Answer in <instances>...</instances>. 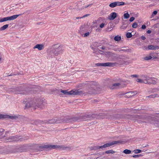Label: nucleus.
<instances>
[{
	"mask_svg": "<svg viewBox=\"0 0 159 159\" xmlns=\"http://www.w3.org/2000/svg\"><path fill=\"white\" fill-rule=\"evenodd\" d=\"M33 123H31L32 124L38 125L39 124L43 125L46 124L47 123V120H44V121L40 120H34Z\"/></svg>",
	"mask_w": 159,
	"mask_h": 159,
	"instance_id": "nucleus-8",
	"label": "nucleus"
},
{
	"mask_svg": "<svg viewBox=\"0 0 159 159\" xmlns=\"http://www.w3.org/2000/svg\"><path fill=\"white\" fill-rule=\"evenodd\" d=\"M16 116H9V118L11 119H16L17 118Z\"/></svg>",
	"mask_w": 159,
	"mask_h": 159,
	"instance_id": "nucleus-45",
	"label": "nucleus"
},
{
	"mask_svg": "<svg viewBox=\"0 0 159 159\" xmlns=\"http://www.w3.org/2000/svg\"><path fill=\"white\" fill-rule=\"evenodd\" d=\"M120 85V83H115L113 84L111 87V89H114L115 88V87L119 86Z\"/></svg>",
	"mask_w": 159,
	"mask_h": 159,
	"instance_id": "nucleus-26",
	"label": "nucleus"
},
{
	"mask_svg": "<svg viewBox=\"0 0 159 159\" xmlns=\"http://www.w3.org/2000/svg\"><path fill=\"white\" fill-rule=\"evenodd\" d=\"M124 56H120V55H119L118 57V58H119V59H122V57H124Z\"/></svg>",
	"mask_w": 159,
	"mask_h": 159,
	"instance_id": "nucleus-57",
	"label": "nucleus"
},
{
	"mask_svg": "<svg viewBox=\"0 0 159 159\" xmlns=\"http://www.w3.org/2000/svg\"><path fill=\"white\" fill-rule=\"evenodd\" d=\"M152 58L153 59L155 58H157V57L156 56H152Z\"/></svg>",
	"mask_w": 159,
	"mask_h": 159,
	"instance_id": "nucleus-62",
	"label": "nucleus"
},
{
	"mask_svg": "<svg viewBox=\"0 0 159 159\" xmlns=\"http://www.w3.org/2000/svg\"><path fill=\"white\" fill-rule=\"evenodd\" d=\"M118 50L120 52L121 51H127V50H129V49H127V50H125V49H120V50H119V48L118 49Z\"/></svg>",
	"mask_w": 159,
	"mask_h": 159,
	"instance_id": "nucleus-52",
	"label": "nucleus"
},
{
	"mask_svg": "<svg viewBox=\"0 0 159 159\" xmlns=\"http://www.w3.org/2000/svg\"><path fill=\"white\" fill-rule=\"evenodd\" d=\"M4 131V129L2 128L0 129V135H1L3 133Z\"/></svg>",
	"mask_w": 159,
	"mask_h": 159,
	"instance_id": "nucleus-42",
	"label": "nucleus"
},
{
	"mask_svg": "<svg viewBox=\"0 0 159 159\" xmlns=\"http://www.w3.org/2000/svg\"><path fill=\"white\" fill-rule=\"evenodd\" d=\"M151 32H152L150 30H148L147 31V33L148 34H149L151 33Z\"/></svg>",
	"mask_w": 159,
	"mask_h": 159,
	"instance_id": "nucleus-59",
	"label": "nucleus"
},
{
	"mask_svg": "<svg viewBox=\"0 0 159 159\" xmlns=\"http://www.w3.org/2000/svg\"><path fill=\"white\" fill-rule=\"evenodd\" d=\"M155 116L159 118V114H157Z\"/></svg>",
	"mask_w": 159,
	"mask_h": 159,
	"instance_id": "nucleus-64",
	"label": "nucleus"
},
{
	"mask_svg": "<svg viewBox=\"0 0 159 159\" xmlns=\"http://www.w3.org/2000/svg\"><path fill=\"white\" fill-rule=\"evenodd\" d=\"M24 102L26 104L25 108L32 107L34 110H35L37 108L42 109L43 106L42 101L39 99H37L29 98L27 99H25Z\"/></svg>",
	"mask_w": 159,
	"mask_h": 159,
	"instance_id": "nucleus-2",
	"label": "nucleus"
},
{
	"mask_svg": "<svg viewBox=\"0 0 159 159\" xmlns=\"http://www.w3.org/2000/svg\"><path fill=\"white\" fill-rule=\"evenodd\" d=\"M142 78H144L145 84H150L149 82H151L152 80V79H154L153 78L150 77L147 75H143L142 76Z\"/></svg>",
	"mask_w": 159,
	"mask_h": 159,
	"instance_id": "nucleus-10",
	"label": "nucleus"
},
{
	"mask_svg": "<svg viewBox=\"0 0 159 159\" xmlns=\"http://www.w3.org/2000/svg\"><path fill=\"white\" fill-rule=\"evenodd\" d=\"M142 156V155L141 154H139V155H133L131 156L132 157H134V158H136V157H139L140 156Z\"/></svg>",
	"mask_w": 159,
	"mask_h": 159,
	"instance_id": "nucleus-38",
	"label": "nucleus"
},
{
	"mask_svg": "<svg viewBox=\"0 0 159 159\" xmlns=\"http://www.w3.org/2000/svg\"><path fill=\"white\" fill-rule=\"evenodd\" d=\"M12 91L15 92L16 93L19 94H21L22 93L21 92L24 91V89L22 86H19L12 89Z\"/></svg>",
	"mask_w": 159,
	"mask_h": 159,
	"instance_id": "nucleus-7",
	"label": "nucleus"
},
{
	"mask_svg": "<svg viewBox=\"0 0 159 159\" xmlns=\"http://www.w3.org/2000/svg\"><path fill=\"white\" fill-rule=\"evenodd\" d=\"M104 26V24L103 23H102L100 25V27L101 28H103Z\"/></svg>",
	"mask_w": 159,
	"mask_h": 159,
	"instance_id": "nucleus-48",
	"label": "nucleus"
},
{
	"mask_svg": "<svg viewBox=\"0 0 159 159\" xmlns=\"http://www.w3.org/2000/svg\"><path fill=\"white\" fill-rule=\"evenodd\" d=\"M22 139V138H20V139H15L14 140L15 141H21V139Z\"/></svg>",
	"mask_w": 159,
	"mask_h": 159,
	"instance_id": "nucleus-58",
	"label": "nucleus"
},
{
	"mask_svg": "<svg viewBox=\"0 0 159 159\" xmlns=\"http://www.w3.org/2000/svg\"><path fill=\"white\" fill-rule=\"evenodd\" d=\"M98 66H109L113 67L114 66H117L119 64L116 62H107L105 63H98L96 64Z\"/></svg>",
	"mask_w": 159,
	"mask_h": 159,
	"instance_id": "nucleus-4",
	"label": "nucleus"
},
{
	"mask_svg": "<svg viewBox=\"0 0 159 159\" xmlns=\"http://www.w3.org/2000/svg\"><path fill=\"white\" fill-rule=\"evenodd\" d=\"M152 58V57L151 56H148L145 57L144 59L145 60H148Z\"/></svg>",
	"mask_w": 159,
	"mask_h": 159,
	"instance_id": "nucleus-32",
	"label": "nucleus"
},
{
	"mask_svg": "<svg viewBox=\"0 0 159 159\" xmlns=\"http://www.w3.org/2000/svg\"><path fill=\"white\" fill-rule=\"evenodd\" d=\"M116 152L112 150H109L105 152V153L106 154H110V153H114Z\"/></svg>",
	"mask_w": 159,
	"mask_h": 159,
	"instance_id": "nucleus-28",
	"label": "nucleus"
},
{
	"mask_svg": "<svg viewBox=\"0 0 159 159\" xmlns=\"http://www.w3.org/2000/svg\"><path fill=\"white\" fill-rule=\"evenodd\" d=\"M146 28V26L145 25H143L141 27V28L143 30L145 29Z\"/></svg>",
	"mask_w": 159,
	"mask_h": 159,
	"instance_id": "nucleus-51",
	"label": "nucleus"
},
{
	"mask_svg": "<svg viewBox=\"0 0 159 159\" xmlns=\"http://www.w3.org/2000/svg\"><path fill=\"white\" fill-rule=\"evenodd\" d=\"M116 5L117 4H116V2H114L111 3L109 5V6L111 8H114L116 7L117 6Z\"/></svg>",
	"mask_w": 159,
	"mask_h": 159,
	"instance_id": "nucleus-23",
	"label": "nucleus"
},
{
	"mask_svg": "<svg viewBox=\"0 0 159 159\" xmlns=\"http://www.w3.org/2000/svg\"><path fill=\"white\" fill-rule=\"evenodd\" d=\"M29 147V146L28 145H24L20 148V150L21 152L25 151L28 149V148Z\"/></svg>",
	"mask_w": 159,
	"mask_h": 159,
	"instance_id": "nucleus-15",
	"label": "nucleus"
},
{
	"mask_svg": "<svg viewBox=\"0 0 159 159\" xmlns=\"http://www.w3.org/2000/svg\"><path fill=\"white\" fill-rule=\"evenodd\" d=\"M122 142V141L121 140H118V141H114L112 142H110V143H107L105 144V146L106 147H108L109 146H112L113 145L117 144L119 143H121Z\"/></svg>",
	"mask_w": 159,
	"mask_h": 159,
	"instance_id": "nucleus-9",
	"label": "nucleus"
},
{
	"mask_svg": "<svg viewBox=\"0 0 159 159\" xmlns=\"http://www.w3.org/2000/svg\"><path fill=\"white\" fill-rule=\"evenodd\" d=\"M22 14L15 15L3 18H0V22H2L7 20H15L18 16L21 15Z\"/></svg>",
	"mask_w": 159,
	"mask_h": 159,
	"instance_id": "nucleus-5",
	"label": "nucleus"
},
{
	"mask_svg": "<svg viewBox=\"0 0 159 159\" xmlns=\"http://www.w3.org/2000/svg\"><path fill=\"white\" fill-rule=\"evenodd\" d=\"M90 15V14H86L84 16H82V17L83 18H84V17H87L88 16H89V15Z\"/></svg>",
	"mask_w": 159,
	"mask_h": 159,
	"instance_id": "nucleus-55",
	"label": "nucleus"
},
{
	"mask_svg": "<svg viewBox=\"0 0 159 159\" xmlns=\"http://www.w3.org/2000/svg\"><path fill=\"white\" fill-rule=\"evenodd\" d=\"M91 150H96L98 149H99V146H95L93 147H91Z\"/></svg>",
	"mask_w": 159,
	"mask_h": 159,
	"instance_id": "nucleus-34",
	"label": "nucleus"
},
{
	"mask_svg": "<svg viewBox=\"0 0 159 159\" xmlns=\"http://www.w3.org/2000/svg\"><path fill=\"white\" fill-rule=\"evenodd\" d=\"M117 117L118 118H120L121 119H123V117H121L120 116V115H117Z\"/></svg>",
	"mask_w": 159,
	"mask_h": 159,
	"instance_id": "nucleus-60",
	"label": "nucleus"
},
{
	"mask_svg": "<svg viewBox=\"0 0 159 159\" xmlns=\"http://www.w3.org/2000/svg\"><path fill=\"white\" fill-rule=\"evenodd\" d=\"M83 17H76V19H80L82 18Z\"/></svg>",
	"mask_w": 159,
	"mask_h": 159,
	"instance_id": "nucleus-63",
	"label": "nucleus"
},
{
	"mask_svg": "<svg viewBox=\"0 0 159 159\" xmlns=\"http://www.w3.org/2000/svg\"><path fill=\"white\" fill-rule=\"evenodd\" d=\"M52 52L56 56L61 54L63 52L62 48L60 46L57 48H55L52 50Z\"/></svg>",
	"mask_w": 159,
	"mask_h": 159,
	"instance_id": "nucleus-6",
	"label": "nucleus"
},
{
	"mask_svg": "<svg viewBox=\"0 0 159 159\" xmlns=\"http://www.w3.org/2000/svg\"><path fill=\"white\" fill-rule=\"evenodd\" d=\"M37 149L39 151H42L45 149L51 150V149H55L60 148L62 150H66V149H69L68 147H65L64 146H59L57 145H49L47 144H42L41 145H37Z\"/></svg>",
	"mask_w": 159,
	"mask_h": 159,
	"instance_id": "nucleus-3",
	"label": "nucleus"
},
{
	"mask_svg": "<svg viewBox=\"0 0 159 159\" xmlns=\"http://www.w3.org/2000/svg\"><path fill=\"white\" fill-rule=\"evenodd\" d=\"M15 152L9 150L8 149H4L0 150V154H8L9 153H12Z\"/></svg>",
	"mask_w": 159,
	"mask_h": 159,
	"instance_id": "nucleus-13",
	"label": "nucleus"
},
{
	"mask_svg": "<svg viewBox=\"0 0 159 159\" xmlns=\"http://www.w3.org/2000/svg\"><path fill=\"white\" fill-rule=\"evenodd\" d=\"M61 92L65 95H72V90L69 92H68L67 90H62L61 89Z\"/></svg>",
	"mask_w": 159,
	"mask_h": 159,
	"instance_id": "nucleus-17",
	"label": "nucleus"
},
{
	"mask_svg": "<svg viewBox=\"0 0 159 159\" xmlns=\"http://www.w3.org/2000/svg\"><path fill=\"white\" fill-rule=\"evenodd\" d=\"M116 2L117 6L124 5L126 4L125 3L123 2Z\"/></svg>",
	"mask_w": 159,
	"mask_h": 159,
	"instance_id": "nucleus-25",
	"label": "nucleus"
},
{
	"mask_svg": "<svg viewBox=\"0 0 159 159\" xmlns=\"http://www.w3.org/2000/svg\"><path fill=\"white\" fill-rule=\"evenodd\" d=\"M129 15L128 13H125L124 15V18L125 19H127L129 17Z\"/></svg>",
	"mask_w": 159,
	"mask_h": 159,
	"instance_id": "nucleus-30",
	"label": "nucleus"
},
{
	"mask_svg": "<svg viewBox=\"0 0 159 159\" xmlns=\"http://www.w3.org/2000/svg\"><path fill=\"white\" fill-rule=\"evenodd\" d=\"M130 23L127 20H125L124 22L122 23V25L120 27V28L121 29H126Z\"/></svg>",
	"mask_w": 159,
	"mask_h": 159,
	"instance_id": "nucleus-16",
	"label": "nucleus"
},
{
	"mask_svg": "<svg viewBox=\"0 0 159 159\" xmlns=\"http://www.w3.org/2000/svg\"><path fill=\"white\" fill-rule=\"evenodd\" d=\"M72 95H81L84 93L83 91L80 90L79 89L74 91L72 90Z\"/></svg>",
	"mask_w": 159,
	"mask_h": 159,
	"instance_id": "nucleus-11",
	"label": "nucleus"
},
{
	"mask_svg": "<svg viewBox=\"0 0 159 159\" xmlns=\"http://www.w3.org/2000/svg\"><path fill=\"white\" fill-rule=\"evenodd\" d=\"M131 77H138V75H131Z\"/></svg>",
	"mask_w": 159,
	"mask_h": 159,
	"instance_id": "nucleus-49",
	"label": "nucleus"
},
{
	"mask_svg": "<svg viewBox=\"0 0 159 159\" xmlns=\"http://www.w3.org/2000/svg\"><path fill=\"white\" fill-rule=\"evenodd\" d=\"M143 79H138L136 80V81L138 82L141 83H145L144 78H143Z\"/></svg>",
	"mask_w": 159,
	"mask_h": 159,
	"instance_id": "nucleus-29",
	"label": "nucleus"
},
{
	"mask_svg": "<svg viewBox=\"0 0 159 159\" xmlns=\"http://www.w3.org/2000/svg\"><path fill=\"white\" fill-rule=\"evenodd\" d=\"M159 91L158 88L153 89H152V92H157Z\"/></svg>",
	"mask_w": 159,
	"mask_h": 159,
	"instance_id": "nucleus-41",
	"label": "nucleus"
},
{
	"mask_svg": "<svg viewBox=\"0 0 159 159\" xmlns=\"http://www.w3.org/2000/svg\"><path fill=\"white\" fill-rule=\"evenodd\" d=\"M98 116L100 117V118L103 119L104 118H111V116H108L106 113H101L99 114Z\"/></svg>",
	"mask_w": 159,
	"mask_h": 159,
	"instance_id": "nucleus-12",
	"label": "nucleus"
},
{
	"mask_svg": "<svg viewBox=\"0 0 159 159\" xmlns=\"http://www.w3.org/2000/svg\"><path fill=\"white\" fill-rule=\"evenodd\" d=\"M87 93L88 94H92L95 93V90L94 89H92L91 91H90V90H89Z\"/></svg>",
	"mask_w": 159,
	"mask_h": 159,
	"instance_id": "nucleus-35",
	"label": "nucleus"
},
{
	"mask_svg": "<svg viewBox=\"0 0 159 159\" xmlns=\"http://www.w3.org/2000/svg\"><path fill=\"white\" fill-rule=\"evenodd\" d=\"M89 32H87L84 34V37H86L89 36Z\"/></svg>",
	"mask_w": 159,
	"mask_h": 159,
	"instance_id": "nucleus-46",
	"label": "nucleus"
},
{
	"mask_svg": "<svg viewBox=\"0 0 159 159\" xmlns=\"http://www.w3.org/2000/svg\"><path fill=\"white\" fill-rule=\"evenodd\" d=\"M16 137L15 136H11L9 138V139H15Z\"/></svg>",
	"mask_w": 159,
	"mask_h": 159,
	"instance_id": "nucleus-47",
	"label": "nucleus"
},
{
	"mask_svg": "<svg viewBox=\"0 0 159 159\" xmlns=\"http://www.w3.org/2000/svg\"><path fill=\"white\" fill-rule=\"evenodd\" d=\"M126 94H128L129 96H131L137 94V93L136 92L131 91L127 92Z\"/></svg>",
	"mask_w": 159,
	"mask_h": 159,
	"instance_id": "nucleus-20",
	"label": "nucleus"
},
{
	"mask_svg": "<svg viewBox=\"0 0 159 159\" xmlns=\"http://www.w3.org/2000/svg\"><path fill=\"white\" fill-rule=\"evenodd\" d=\"M126 36L127 38H130L132 37V35L131 33L130 32H127L126 33Z\"/></svg>",
	"mask_w": 159,
	"mask_h": 159,
	"instance_id": "nucleus-31",
	"label": "nucleus"
},
{
	"mask_svg": "<svg viewBox=\"0 0 159 159\" xmlns=\"http://www.w3.org/2000/svg\"><path fill=\"white\" fill-rule=\"evenodd\" d=\"M133 152L137 154L141 152H142V150L140 149H136L134 150Z\"/></svg>",
	"mask_w": 159,
	"mask_h": 159,
	"instance_id": "nucleus-33",
	"label": "nucleus"
},
{
	"mask_svg": "<svg viewBox=\"0 0 159 159\" xmlns=\"http://www.w3.org/2000/svg\"><path fill=\"white\" fill-rule=\"evenodd\" d=\"M123 152L125 154H129L131 153V151L129 150L126 149L123 151Z\"/></svg>",
	"mask_w": 159,
	"mask_h": 159,
	"instance_id": "nucleus-27",
	"label": "nucleus"
},
{
	"mask_svg": "<svg viewBox=\"0 0 159 159\" xmlns=\"http://www.w3.org/2000/svg\"><path fill=\"white\" fill-rule=\"evenodd\" d=\"M132 116L133 118H138V117H139V116L137 115H135L134 116Z\"/></svg>",
	"mask_w": 159,
	"mask_h": 159,
	"instance_id": "nucleus-50",
	"label": "nucleus"
},
{
	"mask_svg": "<svg viewBox=\"0 0 159 159\" xmlns=\"http://www.w3.org/2000/svg\"><path fill=\"white\" fill-rule=\"evenodd\" d=\"M117 16V14L115 12L111 13L108 17V19L110 20H112L115 19Z\"/></svg>",
	"mask_w": 159,
	"mask_h": 159,
	"instance_id": "nucleus-14",
	"label": "nucleus"
},
{
	"mask_svg": "<svg viewBox=\"0 0 159 159\" xmlns=\"http://www.w3.org/2000/svg\"><path fill=\"white\" fill-rule=\"evenodd\" d=\"M121 39V37L120 36L118 35H117L114 38V39L115 41H119Z\"/></svg>",
	"mask_w": 159,
	"mask_h": 159,
	"instance_id": "nucleus-22",
	"label": "nucleus"
},
{
	"mask_svg": "<svg viewBox=\"0 0 159 159\" xmlns=\"http://www.w3.org/2000/svg\"><path fill=\"white\" fill-rule=\"evenodd\" d=\"M98 52L101 54H102V53L103 52L100 49H98Z\"/></svg>",
	"mask_w": 159,
	"mask_h": 159,
	"instance_id": "nucleus-54",
	"label": "nucleus"
},
{
	"mask_svg": "<svg viewBox=\"0 0 159 159\" xmlns=\"http://www.w3.org/2000/svg\"><path fill=\"white\" fill-rule=\"evenodd\" d=\"M6 118V115L0 114V119H4Z\"/></svg>",
	"mask_w": 159,
	"mask_h": 159,
	"instance_id": "nucleus-39",
	"label": "nucleus"
},
{
	"mask_svg": "<svg viewBox=\"0 0 159 159\" xmlns=\"http://www.w3.org/2000/svg\"><path fill=\"white\" fill-rule=\"evenodd\" d=\"M137 23L136 22H134L132 24V27L133 28H137Z\"/></svg>",
	"mask_w": 159,
	"mask_h": 159,
	"instance_id": "nucleus-37",
	"label": "nucleus"
},
{
	"mask_svg": "<svg viewBox=\"0 0 159 159\" xmlns=\"http://www.w3.org/2000/svg\"><path fill=\"white\" fill-rule=\"evenodd\" d=\"M157 11H154L152 12V16H154L156 15V14H157Z\"/></svg>",
	"mask_w": 159,
	"mask_h": 159,
	"instance_id": "nucleus-43",
	"label": "nucleus"
},
{
	"mask_svg": "<svg viewBox=\"0 0 159 159\" xmlns=\"http://www.w3.org/2000/svg\"><path fill=\"white\" fill-rule=\"evenodd\" d=\"M27 121L28 122H32V121H33V120H31L30 119H28Z\"/></svg>",
	"mask_w": 159,
	"mask_h": 159,
	"instance_id": "nucleus-61",
	"label": "nucleus"
},
{
	"mask_svg": "<svg viewBox=\"0 0 159 159\" xmlns=\"http://www.w3.org/2000/svg\"><path fill=\"white\" fill-rule=\"evenodd\" d=\"M99 149H100V148H106L105 146V144H104V145H103L102 146H99Z\"/></svg>",
	"mask_w": 159,
	"mask_h": 159,
	"instance_id": "nucleus-53",
	"label": "nucleus"
},
{
	"mask_svg": "<svg viewBox=\"0 0 159 159\" xmlns=\"http://www.w3.org/2000/svg\"><path fill=\"white\" fill-rule=\"evenodd\" d=\"M135 19V18L134 17H132L130 18L129 21L130 22L133 21Z\"/></svg>",
	"mask_w": 159,
	"mask_h": 159,
	"instance_id": "nucleus-44",
	"label": "nucleus"
},
{
	"mask_svg": "<svg viewBox=\"0 0 159 159\" xmlns=\"http://www.w3.org/2000/svg\"><path fill=\"white\" fill-rule=\"evenodd\" d=\"M33 48H37L39 50H41L43 48V45L42 44H37Z\"/></svg>",
	"mask_w": 159,
	"mask_h": 159,
	"instance_id": "nucleus-18",
	"label": "nucleus"
},
{
	"mask_svg": "<svg viewBox=\"0 0 159 159\" xmlns=\"http://www.w3.org/2000/svg\"><path fill=\"white\" fill-rule=\"evenodd\" d=\"M153 79H152V80L151 82H149V83H150V84H156L157 83V81Z\"/></svg>",
	"mask_w": 159,
	"mask_h": 159,
	"instance_id": "nucleus-36",
	"label": "nucleus"
},
{
	"mask_svg": "<svg viewBox=\"0 0 159 159\" xmlns=\"http://www.w3.org/2000/svg\"><path fill=\"white\" fill-rule=\"evenodd\" d=\"M147 97L149 98H154L155 97H159V96L157 94H153L151 95H150L148 96Z\"/></svg>",
	"mask_w": 159,
	"mask_h": 159,
	"instance_id": "nucleus-24",
	"label": "nucleus"
},
{
	"mask_svg": "<svg viewBox=\"0 0 159 159\" xmlns=\"http://www.w3.org/2000/svg\"><path fill=\"white\" fill-rule=\"evenodd\" d=\"M9 25L6 24L4 25L0 28V31L4 30L6 29L8 27Z\"/></svg>",
	"mask_w": 159,
	"mask_h": 159,
	"instance_id": "nucleus-21",
	"label": "nucleus"
},
{
	"mask_svg": "<svg viewBox=\"0 0 159 159\" xmlns=\"http://www.w3.org/2000/svg\"><path fill=\"white\" fill-rule=\"evenodd\" d=\"M89 85H96V83L94 81H91V82H90L89 83Z\"/></svg>",
	"mask_w": 159,
	"mask_h": 159,
	"instance_id": "nucleus-40",
	"label": "nucleus"
},
{
	"mask_svg": "<svg viewBox=\"0 0 159 159\" xmlns=\"http://www.w3.org/2000/svg\"><path fill=\"white\" fill-rule=\"evenodd\" d=\"M141 39H142L143 40H145L146 39V37L145 36H142L141 37Z\"/></svg>",
	"mask_w": 159,
	"mask_h": 159,
	"instance_id": "nucleus-56",
	"label": "nucleus"
},
{
	"mask_svg": "<svg viewBox=\"0 0 159 159\" xmlns=\"http://www.w3.org/2000/svg\"><path fill=\"white\" fill-rule=\"evenodd\" d=\"M159 48L158 46H154L153 45H149L148 46V50H156L158 49Z\"/></svg>",
	"mask_w": 159,
	"mask_h": 159,
	"instance_id": "nucleus-19",
	"label": "nucleus"
},
{
	"mask_svg": "<svg viewBox=\"0 0 159 159\" xmlns=\"http://www.w3.org/2000/svg\"><path fill=\"white\" fill-rule=\"evenodd\" d=\"M95 117L96 115L94 114L92 115L85 114L78 116H67L65 117L64 119L52 118L48 120H47L48 122L46 124L66 123L70 122H80L88 120H90L95 118Z\"/></svg>",
	"mask_w": 159,
	"mask_h": 159,
	"instance_id": "nucleus-1",
	"label": "nucleus"
}]
</instances>
